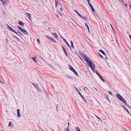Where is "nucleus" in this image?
<instances>
[{"label": "nucleus", "instance_id": "51", "mask_svg": "<svg viewBox=\"0 0 131 131\" xmlns=\"http://www.w3.org/2000/svg\"><path fill=\"white\" fill-rule=\"evenodd\" d=\"M129 37L130 38L131 40V35H130L129 36Z\"/></svg>", "mask_w": 131, "mask_h": 131}, {"label": "nucleus", "instance_id": "15", "mask_svg": "<svg viewBox=\"0 0 131 131\" xmlns=\"http://www.w3.org/2000/svg\"><path fill=\"white\" fill-rule=\"evenodd\" d=\"M18 24L20 25H21L23 26H24L23 23L21 21L18 22Z\"/></svg>", "mask_w": 131, "mask_h": 131}, {"label": "nucleus", "instance_id": "12", "mask_svg": "<svg viewBox=\"0 0 131 131\" xmlns=\"http://www.w3.org/2000/svg\"><path fill=\"white\" fill-rule=\"evenodd\" d=\"M50 41L53 42H56V41L52 38L50 37Z\"/></svg>", "mask_w": 131, "mask_h": 131}, {"label": "nucleus", "instance_id": "45", "mask_svg": "<svg viewBox=\"0 0 131 131\" xmlns=\"http://www.w3.org/2000/svg\"><path fill=\"white\" fill-rule=\"evenodd\" d=\"M68 127H69V125H70L69 122H68Z\"/></svg>", "mask_w": 131, "mask_h": 131}, {"label": "nucleus", "instance_id": "21", "mask_svg": "<svg viewBox=\"0 0 131 131\" xmlns=\"http://www.w3.org/2000/svg\"><path fill=\"white\" fill-rule=\"evenodd\" d=\"M99 77L102 80V81L104 82H105V80L103 79L102 78V77L100 75Z\"/></svg>", "mask_w": 131, "mask_h": 131}, {"label": "nucleus", "instance_id": "33", "mask_svg": "<svg viewBox=\"0 0 131 131\" xmlns=\"http://www.w3.org/2000/svg\"><path fill=\"white\" fill-rule=\"evenodd\" d=\"M18 27L20 31H21V30L22 29L19 26H18Z\"/></svg>", "mask_w": 131, "mask_h": 131}, {"label": "nucleus", "instance_id": "54", "mask_svg": "<svg viewBox=\"0 0 131 131\" xmlns=\"http://www.w3.org/2000/svg\"><path fill=\"white\" fill-rule=\"evenodd\" d=\"M46 36L48 37V38H49V36L48 35L47 36Z\"/></svg>", "mask_w": 131, "mask_h": 131}, {"label": "nucleus", "instance_id": "10", "mask_svg": "<svg viewBox=\"0 0 131 131\" xmlns=\"http://www.w3.org/2000/svg\"><path fill=\"white\" fill-rule=\"evenodd\" d=\"M17 116L18 117H20L21 116V114L20 113V110L19 109L17 110Z\"/></svg>", "mask_w": 131, "mask_h": 131}, {"label": "nucleus", "instance_id": "19", "mask_svg": "<svg viewBox=\"0 0 131 131\" xmlns=\"http://www.w3.org/2000/svg\"><path fill=\"white\" fill-rule=\"evenodd\" d=\"M34 61L36 62H37V61H36L35 59H36V58L35 57H32V58H31Z\"/></svg>", "mask_w": 131, "mask_h": 131}, {"label": "nucleus", "instance_id": "28", "mask_svg": "<svg viewBox=\"0 0 131 131\" xmlns=\"http://www.w3.org/2000/svg\"><path fill=\"white\" fill-rule=\"evenodd\" d=\"M83 99V100L84 101L85 103L86 102V100L84 98V97H82Z\"/></svg>", "mask_w": 131, "mask_h": 131}, {"label": "nucleus", "instance_id": "24", "mask_svg": "<svg viewBox=\"0 0 131 131\" xmlns=\"http://www.w3.org/2000/svg\"><path fill=\"white\" fill-rule=\"evenodd\" d=\"M75 128L78 131H80V128L79 127H76Z\"/></svg>", "mask_w": 131, "mask_h": 131}, {"label": "nucleus", "instance_id": "56", "mask_svg": "<svg viewBox=\"0 0 131 131\" xmlns=\"http://www.w3.org/2000/svg\"><path fill=\"white\" fill-rule=\"evenodd\" d=\"M88 2H90V1L89 0H87Z\"/></svg>", "mask_w": 131, "mask_h": 131}, {"label": "nucleus", "instance_id": "52", "mask_svg": "<svg viewBox=\"0 0 131 131\" xmlns=\"http://www.w3.org/2000/svg\"><path fill=\"white\" fill-rule=\"evenodd\" d=\"M74 11L76 12L77 13L78 12L76 10H75Z\"/></svg>", "mask_w": 131, "mask_h": 131}, {"label": "nucleus", "instance_id": "1", "mask_svg": "<svg viewBox=\"0 0 131 131\" xmlns=\"http://www.w3.org/2000/svg\"><path fill=\"white\" fill-rule=\"evenodd\" d=\"M87 64L88 66H90L91 69L93 72H94V70H95L94 63L91 62L90 60L87 62Z\"/></svg>", "mask_w": 131, "mask_h": 131}, {"label": "nucleus", "instance_id": "16", "mask_svg": "<svg viewBox=\"0 0 131 131\" xmlns=\"http://www.w3.org/2000/svg\"><path fill=\"white\" fill-rule=\"evenodd\" d=\"M122 107L129 114H130V113H129V111H128V110L124 106H123V105H122Z\"/></svg>", "mask_w": 131, "mask_h": 131}, {"label": "nucleus", "instance_id": "62", "mask_svg": "<svg viewBox=\"0 0 131 131\" xmlns=\"http://www.w3.org/2000/svg\"><path fill=\"white\" fill-rule=\"evenodd\" d=\"M95 115L98 118V116H97L96 115Z\"/></svg>", "mask_w": 131, "mask_h": 131}, {"label": "nucleus", "instance_id": "64", "mask_svg": "<svg viewBox=\"0 0 131 131\" xmlns=\"http://www.w3.org/2000/svg\"><path fill=\"white\" fill-rule=\"evenodd\" d=\"M95 115L98 118V116H97L96 115Z\"/></svg>", "mask_w": 131, "mask_h": 131}, {"label": "nucleus", "instance_id": "5", "mask_svg": "<svg viewBox=\"0 0 131 131\" xmlns=\"http://www.w3.org/2000/svg\"><path fill=\"white\" fill-rule=\"evenodd\" d=\"M69 69L71 70L72 72L75 73L76 75H78V74L77 72L75 71L74 69L73 68V67L71 66H69Z\"/></svg>", "mask_w": 131, "mask_h": 131}, {"label": "nucleus", "instance_id": "61", "mask_svg": "<svg viewBox=\"0 0 131 131\" xmlns=\"http://www.w3.org/2000/svg\"><path fill=\"white\" fill-rule=\"evenodd\" d=\"M94 89L96 90L97 91V90L95 88H94Z\"/></svg>", "mask_w": 131, "mask_h": 131}, {"label": "nucleus", "instance_id": "53", "mask_svg": "<svg viewBox=\"0 0 131 131\" xmlns=\"http://www.w3.org/2000/svg\"><path fill=\"white\" fill-rule=\"evenodd\" d=\"M17 35H18V36H20V35L18 34L17 33H17H16Z\"/></svg>", "mask_w": 131, "mask_h": 131}, {"label": "nucleus", "instance_id": "26", "mask_svg": "<svg viewBox=\"0 0 131 131\" xmlns=\"http://www.w3.org/2000/svg\"><path fill=\"white\" fill-rule=\"evenodd\" d=\"M12 123L11 122H9V123L8 126H12V125H11Z\"/></svg>", "mask_w": 131, "mask_h": 131}, {"label": "nucleus", "instance_id": "58", "mask_svg": "<svg viewBox=\"0 0 131 131\" xmlns=\"http://www.w3.org/2000/svg\"><path fill=\"white\" fill-rule=\"evenodd\" d=\"M88 4H89V5H90V4H90V2H88Z\"/></svg>", "mask_w": 131, "mask_h": 131}, {"label": "nucleus", "instance_id": "34", "mask_svg": "<svg viewBox=\"0 0 131 131\" xmlns=\"http://www.w3.org/2000/svg\"><path fill=\"white\" fill-rule=\"evenodd\" d=\"M18 32L19 33L20 35H23V34H22L20 32H19V31H18Z\"/></svg>", "mask_w": 131, "mask_h": 131}, {"label": "nucleus", "instance_id": "14", "mask_svg": "<svg viewBox=\"0 0 131 131\" xmlns=\"http://www.w3.org/2000/svg\"><path fill=\"white\" fill-rule=\"evenodd\" d=\"M63 50L64 53H65V54L67 56H68L67 53L66 51V50L65 48L63 46H62Z\"/></svg>", "mask_w": 131, "mask_h": 131}, {"label": "nucleus", "instance_id": "37", "mask_svg": "<svg viewBox=\"0 0 131 131\" xmlns=\"http://www.w3.org/2000/svg\"><path fill=\"white\" fill-rule=\"evenodd\" d=\"M124 5L126 7H127V6H128V5H127V3H126L125 4V5Z\"/></svg>", "mask_w": 131, "mask_h": 131}, {"label": "nucleus", "instance_id": "39", "mask_svg": "<svg viewBox=\"0 0 131 131\" xmlns=\"http://www.w3.org/2000/svg\"><path fill=\"white\" fill-rule=\"evenodd\" d=\"M116 41H117V43H118V45H119V47H120V46H119V43H118V40H117V39L116 38Z\"/></svg>", "mask_w": 131, "mask_h": 131}, {"label": "nucleus", "instance_id": "31", "mask_svg": "<svg viewBox=\"0 0 131 131\" xmlns=\"http://www.w3.org/2000/svg\"><path fill=\"white\" fill-rule=\"evenodd\" d=\"M66 131H69L68 127H67V128L66 129Z\"/></svg>", "mask_w": 131, "mask_h": 131}, {"label": "nucleus", "instance_id": "17", "mask_svg": "<svg viewBox=\"0 0 131 131\" xmlns=\"http://www.w3.org/2000/svg\"><path fill=\"white\" fill-rule=\"evenodd\" d=\"M52 34H53V36L55 37L56 38H57L58 36L55 33H52Z\"/></svg>", "mask_w": 131, "mask_h": 131}, {"label": "nucleus", "instance_id": "49", "mask_svg": "<svg viewBox=\"0 0 131 131\" xmlns=\"http://www.w3.org/2000/svg\"><path fill=\"white\" fill-rule=\"evenodd\" d=\"M0 83H3L4 82L2 81H1L0 80Z\"/></svg>", "mask_w": 131, "mask_h": 131}, {"label": "nucleus", "instance_id": "63", "mask_svg": "<svg viewBox=\"0 0 131 131\" xmlns=\"http://www.w3.org/2000/svg\"><path fill=\"white\" fill-rule=\"evenodd\" d=\"M95 115L98 118V116H97L96 115Z\"/></svg>", "mask_w": 131, "mask_h": 131}, {"label": "nucleus", "instance_id": "40", "mask_svg": "<svg viewBox=\"0 0 131 131\" xmlns=\"http://www.w3.org/2000/svg\"><path fill=\"white\" fill-rule=\"evenodd\" d=\"M111 27H112V29L113 30V31H114V28H113V27L112 26V25H111Z\"/></svg>", "mask_w": 131, "mask_h": 131}, {"label": "nucleus", "instance_id": "35", "mask_svg": "<svg viewBox=\"0 0 131 131\" xmlns=\"http://www.w3.org/2000/svg\"><path fill=\"white\" fill-rule=\"evenodd\" d=\"M63 40H64V41L65 42H66H66H67V41H66V40L65 39H64V38H63Z\"/></svg>", "mask_w": 131, "mask_h": 131}, {"label": "nucleus", "instance_id": "23", "mask_svg": "<svg viewBox=\"0 0 131 131\" xmlns=\"http://www.w3.org/2000/svg\"><path fill=\"white\" fill-rule=\"evenodd\" d=\"M94 72H95L96 74L97 75L99 76L100 75L98 73V72H97V71L96 70H94Z\"/></svg>", "mask_w": 131, "mask_h": 131}, {"label": "nucleus", "instance_id": "8", "mask_svg": "<svg viewBox=\"0 0 131 131\" xmlns=\"http://www.w3.org/2000/svg\"><path fill=\"white\" fill-rule=\"evenodd\" d=\"M33 85L34 86L36 89H37L38 90H40L39 89V87L38 85V84H34V83H32Z\"/></svg>", "mask_w": 131, "mask_h": 131}, {"label": "nucleus", "instance_id": "48", "mask_svg": "<svg viewBox=\"0 0 131 131\" xmlns=\"http://www.w3.org/2000/svg\"><path fill=\"white\" fill-rule=\"evenodd\" d=\"M6 40L7 42H8V40L7 39H6Z\"/></svg>", "mask_w": 131, "mask_h": 131}, {"label": "nucleus", "instance_id": "43", "mask_svg": "<svg viewBox=\"0 0 131 131\" xmlns=\"http://www.w3.org/2000/svg\"><path fill=\"white\" fill-rule=\"evenodd\" d=\"M89 5L90 6L91 8L93 7L92 5L91 4H90Z\"/></svg>", "mask_w": 131, "mask_h": 131}, {"label": "nucleus", "instance_id": "29", "mask_svg": "<svg viewBox=\"0 0 131 131\" xmlns=\"http://www.w3.org/2000/svg\"><path fill=\"white\" fill-rule=\"evenodd\" d=\"M78 92H79V94L80 95V96L82 97H83V96L78 91Z\"/></svg>", "mask_w": 131, "mask_h": 131}, {"label": "nucleus", "instance_id": "59", "mask_svg": "<svg viewBox=\"0 0 131 131\" xmlns=\"http://www.w3.org/2000/svg\"><path fill=\"white\" fill-rule=\"evenodd\" d=\"M128 107H129V108H131V107H130V106H128Z\"/></svg>", "mask_w": 131, "mask_h": 131}, {"label": "nucleus", "instance_id": "18", "mask_svg": "<svg viewBox=\"0 0 131 131\" xmlns=\"http://www.w3.org/2000/svg\"><path fill=\"white\" fill-rule=\"evenodd\" d=\"M99 51L100 52H101L104 55H105V53L101 49H100L99 50Z\"/></svg>", "mask_w": 131, "mask_h": 131}, {"label": "nucleus", "instance_id": "11", "mask_svg": "<svg viewBox=\"0 0 131 131\" xmlns=\"http://www.w3.org/2000/svg\"><path fill=\"white\" fill-rule=\"evenodd\" d=\"M1 1L4 5H6L7 2V0H1Z\"/></svg>", "mask_w": 131, "mask_h": 131}, {"label": "nucleus", "instance_id": "2", "mask_svg": "<svg viewBox=\"0 0 131 131\" xmlns=\"http://www.w3.org/2000/svg\"><path fill=\"white\" fill-rule=\"evenodd\" d=\"M116 96L121 101L125 104H126L127 102L125 99L119 94L118 93L116 95Z\"/></svg>", "mask_w": 131, "mask_h": 131}, {"label": "nucleus", "instance_id": "27", "mask_svg": "<svg viewBox=\"0 0 131 131\" xmlns=\"http://www.w3.org/2000/svg\"><path fill=\"white\" fill-rule=\"evenodd\" d=\"M66 43L67 45L68 46L70 49L71 48L70 47V45H69V44L67 42Z\"/></svg>", "mask_w": 131, "mask_h": 131}, {"label": "nucleus", "instance_id": "55", "mask_svg": "<svg viewBox=\"0 0 131 131\" xmlns=\"http://www.w3.org/2000/svg\"><path fill=\"white\" fill-rule=\"evenodd\" d=\"M129 7H130V8L131 9V5H129Z\"/></svg>", "mask_w": 131, "mask_h": 131}, {"label": "nucleus", "instance_id": "30", "mask_svg": "<svg viewBox=\"0 0 131 131\" xmlns=\"http://www.w3.org/2000/svg\"><path fill=\"white\" fill-rule=\"evenodd\" d=\"M92 9V11H93V12H95V10L94 9V8H93V7H92L91 8Z\"/></svg>", "mask_w": 131, "mask_h": 131}, {"label": "nucleus", "instance_id": "32", "mask_svg": "<svg viewBox=\"0 0 131 131\" xmlns=\"http://www.w3.org/2000/svg\"><path fill=\"white\" fill-rule=\"evenodd\" d=\"M67 77L68 78H71V76H69V75H68L67 76Z\"/></svg>", "mask_w": 131, "mask_h": 131}, {"label": "nucleus", "instance_id": "57", "mask_svg": "<svg viewBox=\"0 0 131 131\" xmlns=\"http://www.w3.org/2000/svg\"><path fill=\"white\" fill-rule=\"evenodd\" d=\"M88 2H90V1L89 0H87Z\"/></svg>", "mask_w": 131, "mask_h": 131}, {"label": "nucleus", "instance_id": "46", "mask_svg": "<svg viewBox=\"0 0 131 131\" xmlns=\"http://www.w3.org/2000/svg\"><path fill=\"white\" fill-rule=\"evenodd\" d=\"M62 10H63V8L62 7H61L60 8L61 11H62Z\"/></svg>", "mask_w": 131, "mask_h": 131}, {"label": "nucleus", "instance_id": "22", "mask_svg": "<svg viewBox=\"0 0 131 131\" xmlns=\"http://www.w3.org/2000/svg\"><path fill=\"white\" fill-rule=\"evenodd\" d=\"M81 17L82 19H84L85 20H86V18H85L84 17L82 16L80 14L79 15Z\"/></svg>", "mask_w": 131, "mask_h": 131}, {"label": "nucleus", "instance_id": "25", "mask_svg": "<svg viewBox=\"0 0 131 131\" xmlns=\"http://www.w3.org/2000/svg\"><path fill=\"white\" fill-rule=\"evenodd\" d=\"M14 37L15 38H16L18 40V41H19L20 40L19 38H18L17 37H16L14 35Z\"/></svg>", "mask_w": 131, "mask_h": 131}, {"label": "nucleus", "instance_id": "47", "mask_svg": "<svg viewBox=\"0 0 131 131\" xmlns=\"http://www.w3.org/2000/svg\"><path fill=\"white\" fill-rule=\"evenodd\" d=\"M97 118H99L101 121H102V120L100 117H98Z\"/></svg>", "mask_w": 131, "mask_h": 131}, {"label": "nucleus", "instance_id": "7", "mask_svg": "<svg viewBox=\"0 0 131 131\" xmlns=\"http://www.w3.org/2000/svg\"><path fill=\"white\" fill-rule=\"evenodd\" d=\"M21 31L25 34L27 35L28 34V32L24 28H23Z\"/></svg>", "mask_w": 131, "mask_h": 131}, {"label": "nucleus", "instance_id": "9", "mask_svg": "<svg viewBox=\"0 0 131 131\" xmlns=\"http://www.w3.org/2000/svg\"><path fill=\"white\" fill-rule=\"evenodd\" d=\"M55 3H56V6L57 7L58 4V5L59 6H61V4L60 3H59V1L58 0H55Z\"/></svg>", "mask_w": 131, "mask_h": 131}, {"label": "nucleus", "instance_id": "6", "mask_svg": "<svg viewBox=\"0 0 131 131\" xmlns=\"http://www.w3.org/2000/svg\"><path fill=\"white\" fill-rule=\"evenodd\" d=\"M7 28L8 29H9L10 30H11L13 32H15V33H17V32L15 31L13 28L10 27L9 25H7Z\"/></svg>", "mask_w": 131, "mask_h": 131}, {"label": "nucleus", "instance_id": "44", "mask_svg": "<svg viewBox=\"0 0 131 131\" xmlns=\"http://www.w3.org/2000/svg\"><path fill=\"white\" fill-rule=\"evenodd\" d=\"M59 13L60 15L61 16H62V13L60 12H59Z\"/></svg>", "mask_w": 131, "mask_h": 131}, {"label": "nucleus", "instance_id": "41", "mask_svg": "<svg viewBox=\"0 0 131 131\" xmlns=\"http://www.w3.org/2000/svg\"><path fill=\"white\" fill-rule=\"evenodd\" d=\"M85 26L87 27V28L88 27H89L86 23H85Z\"/></svg>", "mask_w": 131, "mask_h": 131}, {"label": "nucleus", "instance_id": "42", "mask_svg": "<svg viewBox=\"0 0 131 131\" xmlns=\"http://www.w3.org/2000/svg\"><path fill=\"white\" fill-rule=\"evenodd\" d=\"M87 28H88V30L89 32L90 33V30H89V27H88Z\"/></svg>", "mask_w": 131, "mask_h": 131}, {"label": "nucleus", "instance_id": "13", "mask_svg": "<svg viewBox=\"0 0 131 131\" xmlns=\"http://www.w3.org/2000/svg\"><path fill=\"white\" fill-rule=\"evenodd\" d=\"M26 14H27V16L29 18V19L30 20H31V17L30 15V14L29 13H26Z\"/></svg>", "mask_w": 131, "mask_h": 131}, {"label": "nucleus", "instance_id": "3", "mask_svg": "<svg viewBox=\"0 0 131 131\" xmlns=\"http://www.w3.org/2000/svg\"><path fill=\"white\" fill-rule=\"evenodd\" d=\"M80 55H81V56L83 58L84 60L87 62L89 60H90V59L88 57H86L81 52H80Z\"/></svg>", "mask_w": 131, "mask_h": 131}, {"label": "nucleus", "instance_id": "4", "mask_svg": "<svg viewBox=\"0 0 131 131\" xmlns=\"http://www.w3.org/2000/svg\"><path fill=\"white\" fill-rule=\"evenodd\" d=\"M80 55H81V56L83 58L84 60L87 62L89 60H90V59L88 57H86L81 52H80Z\"/></svg>", "mask_w": 131, "mask_h": 131}, {"label": "nucleus", "instance_id": "38", "mask_svg": "<svg viewBox=\"0 0 131 131\" xmlns=\"http://www.w3.org/2000/svg\"><path fill=\"white\" fill-rule=\"evenodd\" d=\"M109 93L111 95H112V93L111 92H109Z\"/></svg>", "mask_w": 131, "mask_h": 131}, {"label": "nucleus", "instance_id": "50", "mask_svg": "<svg viewBox=\"0 0 131 131\" xmlns=\"http://www.w3.org/2000/svg\"><path fill=\"white\" fill-rule=\"evenodd\" d=\"M37 41L38 42H39L40 41L39 39H38L37 40Z\"/></svg>", "mask_w": 131, "mask_h": 131}, {"label": "nucleus", "instance_id": "36", "mask_svg": "<svg viewBox=\"0 0 131 131\" xmlns=\"http://www.w3.org/2000/svg\"><path fill=\"white\" fill-rule=\"evenodd\" d=\"M99 55H100V57L101 58H103V56H102V55H101L100 54V53H99Z\"/></svg>", "mask_w": 131, "mask_h": 131}, {"label": "nucleus", "instance_id": "20", "mask_svg": "<svg viewBox=\"0 0 131 131\" xmlns=\"http://www.w3.org/2000/svg\"><path fill=\"white\" fill-rule=\"evenodd\" d=\"M71 46L72 48H74V45H73V42H72V41L71 40Z\"/></svg>", "mask_w": 131, "mask_h": 131}, {"label": "nucleus", "instance_id": "60", "mask_svg": "<svg viewBox=\"0 0 131 131\" xmlns=\"http://www.w3.org/2000/svg\"><path fill=\"white\" fill-rule=\"evenodd\" d=\"M79 57L81 59V60H82V59L81 58V57Z\"/></svg>", "mask_w": 131, "mask_h": 131}]
</instances>
